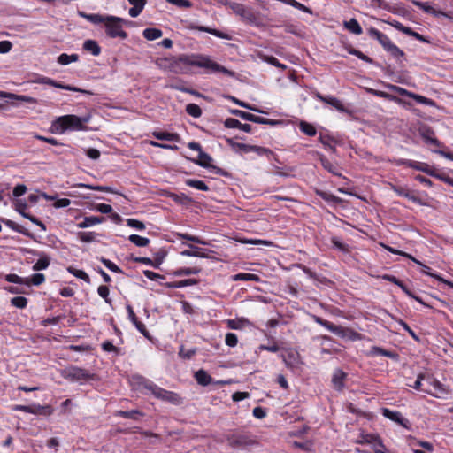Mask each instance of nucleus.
<instances>
[{"instance_id": "obj_28", "label": "nucleus", "mask_w": 453, "mask_h": 453, "mask_svg": "<svg viewBox=\"0 0 453 453\" xmlns=\"http://www.w3.org/2000/svg\"><path fill=\"white\" fill-rule=\"evenodd\" d=\"M80 16H81L82 18L86 19L88 21L93 24H104L106 21V15L104 16L98 13L87 14L85 12H80Z\"/></svg>"}, {"instance_id": "obj_46", "label": "nucleus", "mask_w": 453, "mask_h": 453, "mask_svg": "<svg viewBox=\"0 0 453 453\" xmlns=\"http://www.w3.org/2000/svg\"><path fill=\"white\" fill-rule=\"evenodd\" d=\"M347 50H348V52L349 54L357 57L359 59H361V60H363V61H365L366 63H369V64H372L373 63V60L370 57L365 55L359 50H357V49L349 46V47L347 48Z\"/></svg>"}, {"instance_id": "obj_10", "label": "nucleus", "mask_w": 453, "mask_h": 453, "mask_svg": "<svg viewBox=\"0 0 453 453\" xmlns=\"http://www.w3.org/2000/svg\"><path fill=\"white\" fill-rule=\"evenodd\" d=\"M381 411H382V415L385 418L397 423L398 425L402 426L403 427H404L406 429H410L409 420L407 418H403L400 411H391L388 408H383Z\"/></svg>"}, {"instance_id": "obj_53", "label": "nucleus", "mask_w": 453, "mask_h": 453, "mask_svg": "<svg viewBox=\"0 0 453 453\" xmlns=\"http://www.w3.org/2000/svg\"><path fill=\"white\" fill-rule=\"evenodd\" d=\"M11 303L14 307L24 309L27 305V299L24 296H16L11 299Z\"/></svg>"}, {"instance_id": "obj_12", "label": "nucleus", "mask_w": 453, "mask_h": 453, "mask_svg": "<svg viewBox=\"0 0 453 453\" xmlns=\"http://www.w3.org/2000/svg\"><path fill=\"white\" fill-rule=\"evenodd\" d=\"M368 35L372 38L376 39L385 50L393 44V42L387 35L383 34L382 32L379 31L374 27H370L368 29Z\"/></svg>"}, {"instance_id": "obj_32", "label": "nucleus", "mask_w": 453, "mask_h": 453, "mask_svg": "<svg viewBox=\"0 0 453 453\" xmlns=\"http://www.w3.org/2000/svg\"><path fill=\"white\" fill-rule=\"evenodd\" d=\"M79 59V56L77 54L68 55L66 53H62L58 58V63L62 65H66L72 62H76Z\"/></svg>"}, {"instance_id": "obj_55", "label": "nucleus", "mask_w": 453, "mask_h": 453, "mask_svg": "<svg viewBox=\"0 0 453 453\" xmlns=\"http://www.w3.org/2000/svg\"><path fill=\"white\" fill-rule=\"evenodd\" d=\"M127 225L132 228H134L136 230L142 231L145 229V225L143 222L135 219H127Z\"/></svg>"}, {"instance_id": "obj_35", "label": "nucleus", "mask_w": 453, "mask_h": 453, "mask_svg": "<svg viewBox=\"0 0 453 453\" xmlns=\"http://www.w3.org/2000/svg\"><path fill=\"white\" fill-rule=\"evenodd\" d=\"M282 359L288 367H294L297 364L298 353L290 351L287 355H282Z\"/></svg>"}, {"instance_id": "obj_45", "label": "nucleus", "mask_w": 453, "mask_h": 453, "mask_svg": "<svg viewBox=\"0 0 453 453\" xmlns=\"http://www.w3.org/2000/svg\"><path fill=\"white\" fill-rule=\"evenodd\" d=\"M5 280L12 283H16L19 285H27L28 284L29 278H22L17 274L10 273L5 275Z\"/></svg>"}, {"instance_id": "obj_13", "label": "nucleus", "mask_w": 453, "mask_h": 453, "mask_svg": "<svg viewBox=\"0 0 453 453\" xmlns=\"http://www.w3.org/2000/svg\"><path fill=\"white\" fill-rule=\"evenodd\" d=\"M392 189L400 196H403L417 204H423L422 200L415 195L414 191H411L401 186H392Z\"/></svg>"}, {"instance_id": "obj_7", "label": "nucleus", "mask_w": 453, "mask_h": 453, "mask_svg": "<svg viewBox=\"0 0 453 453\" xmlns=\"http://www.w3.org/2000/svg\"><path fill=\"white\" fill-rule=\"evenodd\" d=\"M230 113L237 116L244 120L257 123V124H264V125H269V126H277L281 123L280 120L276 119H265L260 116L254 115L252 113L243 111L237 109L230 110Z\"/></svg>"}, {"instance_id": "obj_2", "label": "nucleus", "mask_w": 453, "mask_h": 453, "mask_svg": "<svg viewBox=\"0 0 453 453\" xmlns=\"http://www.w3.org/2000/svg\"><path fill=\"white\" fill-rule=\"evenodd\" d=\"M91 119L90 114H86L81 117L68 114L57 118L51 126L57 133L63 134L66 130L72 131H83L87 130L85 124L88 123Z\"/></svg>"}, {"instance_id": "obj_61", "label": "nucleus", "mask_w": 453, "mask_h": 453, "mask_svg": "<svg viewBox=\"0 0 453 453\" xmlns=\"http://www.w3.org/2000/svg\"><path fill=\"white\" fill-rule=\"evenodd\" d=\"M226 344L229 347H235L238 342V338L235 334L227 333L225 338Z\"/></svg>"}, {"instance_id": "obj_22", "label": "nucleus", "mask_w": 453, "mask_h": 453, "mask_svg": "<svg viewBox=\"0 0 453 453\" xmlns=\"http://www.w3.org/2000/svg\"><path fill=\"white\" fill-rule=\"evenodd\" d=\"M116 415L124 418H130L133 420H139L142 417H143V413L139 411L138 410H131V411H118Z\"/></svg>"}, {"instance_id": "obj_5", "label": "nucleus", "mask_w": 453, "mask_h": 453, "mask_svg": "<svg viewBox=\"0 0 453 453\" xmlns=\"http://www.w3.org/2000/svg\"><path fill=\"white\" fill-rule=\"evenodd\" d=\"M188 147L192 150L198 151V158L192 159V161L195 164H196L202 167H204V168H211L218 174H220L223 176L226 175V173L224 170H222L221 168H219L215 165H212L211 164V162L212 161V157L209 154L203 151L202 146L200 145V143H198L196 142H190L188 143Z\"/></svg>"}, {"instance_id": "obj_42", "label": "nucleus", "mask_w": 453, "mask_h": 453, "mask_svg": "<svg viewBox=\"0 0 453 453\" xmlns=\"http://www.w3.org/2000/svg\"><path fill=\"white\" fill-rule=\"evenodd\" d=\"M50 265V257L45 255H41L40 258L33 265L34 271H41L46 269Z\"/></svg>"}, {"instance_id": "obj_49", "label": "nucleus", "mask_w": 453, "mask_h": 453, "mask_svg": "<svg viewBox=\"0 0 453 453\" xmlns=\"http://www.w3.org/2000/svg\"><path fill=\"white\" fill-rule=\"evenodd\" d=\"M134 261L137 262V263L151 265L155 268H158L161 264V260L156 259V261L154 262L150 257H135V258H134Z\"/></svg>"}, {"instance_id": "obj_31", "label": "nucleus", "mask_w": 453, "mask_h": 453, "mask_svg": "<svg viewBox=\"0 0 453 453\" xmlns=\"http://www.w3.org/2000/svg\"><path fill=\"white\" fill-rule=\"evenodd\" d=\"M52 413H53V408L50 405L34 404L33 414H35V415L50 416Z\"/></svg>"}, {"instance_id": "obj_6", "label": "nucleus", "mask_w": 453, "mask_h": 453, "mask_svg": "<svg viewBox=\"0 0 453 453\" xmlns=\"http://www.w3.org/2000/svg\"><path fill=\"white\" fill-rule=\"evenodd\" d=\"M62 375L64 378L71 380V381H88L94 379V374L90 373L86 369L77 367V366H71L68 368H65Z\"/></svg>"}, {"instance_id": "obj_51", "label": "nucleus", "mask_w": 453, "mask_h": 453, "mask_svg": "<svg viewBox=\"0 0 453 453\" xmlns=\"http://www.w3.org/2000/svg\"><path fill=\"white\" fill-rule=\"evenodd\" d=\"M96 234L94 232H79L78 237L83 242H92L96 241Z\"/></svg>"}, {"instance_id": "obj_14", "label": "nucleus", "mask_w": 453, "mask_h": 453, "mask_svg": "<svg viewBox=\"0 0 453 453\" xmlns=\"http://www.w3.org/2000/svg\"><path fill=\"white\" fill-rule=\"evenodd\" d=\"M315 96L319 101L334 106L335 109H337L338 111H340L342 112H346L347 111L346 108L343 106V104L341 103V101L338 100L336 97H334V96H325L322 94H320L319 92H317L315 94Z\"/></svg>"}, {"instance_id": "obj_8", "label": "nucleus", "mask_w": 453, "mask_h": 453, "mask_svg": "<svg viewBox=\"0 0 453 453\" xmlns=\"http://www.w3.org/2000/svg\"><path fill=\"white\" fill-rule=\"evenodd\" d=\"M226 441L230 447L239 449L257 444L256 440L247 434H231L226 437Z\"/></svg>"}, {"instance_id": "obj_15", "label": "nucleus", "mask_w": 453, "mask_h": 453, "mask_svg": "<svg viewBox=\"0 0 453 453\" xmlns=\"http://www.w3.org/2000/svg\"><path fill=\"white\" fill-rule=\"evenodd\" d=\"M347 373L341 369H336L334 372L332 376V384L336 390L342 391L343 389Z\"/></svg>"}, {"instance_id": "obj_27", "label": "nucleus", "mask_w": 453, "mask_h": 453, "mask_svg": "<svg viewBox=\"0 0 453 453\" xmlns=\"http://www.w3.org/2000/svg\"><path fill=\"white\" fill-rule=\"evenodd\" d=\"M195 378L197 383L202 386H208L211 382V377L203 369L195 373Z\"/></svg>"}, {"instance_id": "obj_25", "label": "nucleus", "mask_w": 453, "mask_h": 453, "mask_svg": "<svg viewBox=\"0 0 453 453\" xmlns=\"http://www.w3.org/2000/svg\"><path fill=\"white\" fill-rule=\"evenodd\" d=\"M153 136L160 141H180V135L176 133H168V132H154Z\"/></svg>"}, {"instance_id": "obj_23", "label": "nucleus", "mask_w": 453, "mask_h": 453, "mask_svg": "<svg viewBox=\"0 0 453 453\" xmlns=\"http://www.w3.org/2000/svg\"><path fill=\"white\" fill-rule=\"evenodd\" d=\"M83 50L90 52L93 56H98L101 53V48L94 40H86L83 43Z\"/></svg>"}, {"instance_id": "obj_33", "label": "nucleus", "mask_w": 453, "mask_h": 453, "mask_svg": "<svg viewBox=\"0 0 453 453\" xmlns=\"http://www.w3.org/2000/svg\"><path fill=\"white\" fill-rule=\"evenodd\" d=\"M393 58H395L398 62L402 63L403 58H404V52L399 49L395 44H392L386 50Z\"/></svg>"}, {"instance_id": "obj_62", "label": "nucleus", "mask_w": 453, "mask_h": 453, "mask_svg": "<svg viewBox=\"0 0 453 453\" xmlns=\"http://www.w3.org/2000/svg\"><path fill=\"white\" fill-rule=\"evenodd\" d=\"M102 349L106 352H114L116 354L119 353V349L114 346L110 341H104L102 343Z\"/></svg>"}, {"instance_id": "obj_41", "label": "nucleus", "mask_w": 453, "mask_h": 453, "mask_svg": "<svg viewBox=\"0 0 453 453\" xmlns=\"http://www.w3.org/2000/svg\"><path fill=\"white\" fill-rule=\"evenodd\" d=\"M201 272L200 268L197 267H186V268H179L175 270L173 274L174 276H184V275H191V274H198Z\"/></svg>"}, {"instance_id": "obj_3", "label": "nucleus", "mask_w": 453, "mask_h": 453, "mask_svg": "<svg viewBox=\"0 0 453 453\" xmlns=\"http://www.w3.org/2000/svg\"><path fill=\"white\" fill-rule=\"evenodd\" d=\"M124 19L106 15V21L104 23L105 34L110 38H119L120 40H126L127 38V33L123 29V24H127Z\"/></svg>"}, {"instance_id": "obj_39", "label": "nucleus", "mask_w": 453, "mask_h": 453, "mask_svg": "<svg viewBox=\"0 0 453 453\" xmlns=\"http://www.w3.org/2000/svg\"><path fill=\"white\" fill-rule=\"evenodd\" d=\"M186 185L198 190L208 191L209 187L203 180L188 179L185 181Z\"/></svg>"}, {"instance_id": "obj_20", "label": "nucleus", "mask_w": 453, "mask_h": 453, "mask_svg": "<svg viewBox=\"0 0 453 453\" xmlns=\"http://www.w3.org/2000/svg\"><path fill=\"white\" fill-rule=\"evenodd\" d=\"M104 220V217L97 216H89L85 217L81 222H80L77 226L79 228H87L90 227L94 225L102 223Z\"/></svg>"}, {"instance_id": "obj_4", "label": "nucleus", "mask_w": 453, "mask_h": 453, "mask_svg": "<svg viewBox=\"0 0 453 453\" xmlns=\"http://www.w3.org/2000/svg\"><path fill=\"white\" fill-rule=\"evenodd\" d=\"M144 387L157 399L170 403L173 405H180L183 403L182 398L177 393L168 391L152 382L145 384Z\"/></svg>"}, {"instance_id": "obj_21", "label": "nucleus", "mask_w": 453, "mask_h": 453, "mask_svg": "<svg viewBox=\"0 0 453 453\" xmlns=\"http://www.w3.org/2000/svg\"><path fill=\"white\" fill-rule=\"evenodd\" d=\"M410 168L416 169L418 171L423 172L430 176L433 177V174H434V169L432 168L429 165L426 163H421L418 161H412L410 164Z\"/></svg>"}, {"instance_id": "obj_48", "label": "nucleus", "mask_w": 453, "mask_h": 453, "mask_svg": "<svg viewBox=\"0 0 453 453\" xmlns=\"http://www.w3.org/2000/svg\"><path fill=\"white\" fill-rule=\"evenodd\" d=\"M53 87L61 88V89H65V90H69V91L81 92L83 94H89V92L87 90H84V89H81V88H76V87H73L71 85H65V84H63V83L56 81H55V83L53 84Z\"/></svg>"}, {"instance_id": "obj_38", "label": "nucleus", "mask_w": 453, "mask_h": 453, "mask_svg": "<svg viewBox=\"0 0 453 453\" xmlns=\"http://www.w3.org/2000/svg\"><path fill=\"white\" fill-rule=\"evenodd\" d=\"M128 240L137 247H146L150 242L149 238L142 237L137 234L129 235Z\"/></svg>"}, {"instance_id": "obj_1", "label": "nucleus", "mask_w": 453, "mask_h": 453, "mask_svg": "<svg viewBox=\"0 0 453 453\" xmlns=\"http://www.w3.org/2000/svg\"><path fill=\"white\" fill-rule=\"evenodd\" d=\"M169 70L174 73H188V66L203 68L207 73H222L233 77L234 73L216 63L209 56L202 54L180 55L178 58H165Z\"/></svg>"}, {"instance_id": "obj_37", "label": "nucleus", "mask_w": 453, "mask_h": 453, "mask_svg": "<svg viewBox=\"0 0 453 453\" xmlns=\"http://www.w3.org/2000/svg\"><path fill=\"white\" fill-rule=\"evenodd\" d=\"M414 4L418 7L419 9H422L427 13L434 14V16L442 15V12H436L434 7H432L427 2H418L415 1L413 2Z\"/></svg>"}, {"instance_id": "obj_52", "label": "nucleus", "mask_w": 453, "mask_h": 453, "mask_svg": "<svg viewBox=\"0 0 453 453\" xmlns=\"http://www.w3.org/2000/svg\"><path fill=\"white\" fill-rule=\"evenodd\" d=\"M45 281V276L43 273H37L32 275L29 279L28 284L27 286L35 285L39 286Z\"/></svg>"}, {"instance_id": "obj_60", "label": "nucleus", "mask_w": 453, "mask_h": 453, "mask_svg": "<svg viewBox=\"0 0 453 453\" xmlns=\"http://www.w3.org/2000/svg\"><path fill=\"white\" fill-rule=\"evenodd\" d=\"M411 98H413L417 103L422 104L425 105H434V102L432 99H429L427 97H425L421 95H418L413 93Z\"/></svg>"}, {"instance_id": "obj_36", "label": "nucleus", "mask_w": 453, "mask_h": 453, "mask_svg": "<svg viewBox=\"0 0 453 453\" xmlns=\"http://www.w3.org/2000/svg\"><path fill=\"white\" fill-rule=\"evenodd\" d=\"M234 280L259 281V276L253 273H240L233 276Z\"/></svg>"}, {"instance_id": "obj_57", "label": "nucleus", "mask_w": 453, "mask_h": 453, "mask_svg": "<svg viewBox=\"0 0 453 453\" xmlns=\"http://www.w3.org/2000/svg\"><path fill=\"white\" fill-rule=\"evenodd\" d=\"M247 322L246 319H228L227 326L230 329L238 330L243 327V325Z\"/></svg>"}, {"instance_id": "obj_11", "label": "nucleus", "mask_w": 453, "mask_h": 453, "mask_svg": "<svg viewBox=\"0 0 453 453\" xmlns=\"http://www.w3.org/2000/svg\"><path fill=\"white\" fill-rule=\"evenodd\" d=\"M188 246L190 248V250H185L181 251V255L186 257L211 258L210 253H213L211 250L196 247L192 244H188Z\"/></svg>"}, {"instance_id": "obj_44", "label": "nucleus", "mask_w": 453, "mask_h": 453, "mask_svg": "<svg viewBox=\"0 0 453 453\" xmlns=\"http://www.w3.org/2000/svg\"><path fill=\"white\" fill-rule=\"evenodd\" d=\"M67 271L73 274V276H75L76 278L78 279H81V280H83L85 282L87 283H89L90 282V278L88 276V274L82 271V270H79V269H75L72 266H69L67 268Z\"/></svg>"}, {"instance_id": "obj_59", "label": "nucleus", "mask_w": 453, "mask_h": 453, "mask_svg": "<svg viewBox=\"0 0 453 453\" xmlns=\"http://www.w3.org/2000/svg\"><path fill=\"white\" fill-rule=\"evenodd\" d=\"M109 288L104 285H101L97 288L98 295L104 299L105 303L111 304V300L109 298Z\"/></svg>"}, {"instance_id": "obj_18", "label": "nucleus", "mask_w": 453, "mask_h": 453, "mask_svg": "<svg viewBox=\"0 0 453 453\" xmlns=\"http://www.w3.org/2000/svg\"><path fill=\"white\" fill-rule=\"evenodd\" d=\"M230 8L233 10V12L235 14H237L242 18H245L248 19H251L253 18V14L251 13V12L247 10V8L242 4L231 3Z\"/></svg>"}, {"instance_id": "obj_43", "label": "nucleus", "mask_w": 453, "mask_h": 453, "mask_svg": "<svg viewBox=\"0 0 453 453\" xmlns=\"http://www.w3.org/2000/svg\"><path fill=\"white\" fill-rule=\"evenodd\" d=\"M186 112L193 118H200L202 116V110L199 105L196 104H188L186 105Z\"/></svg>"}, {"instance_id": "obj_17", "label": "nucleus", "mask_w": 453, "mask_h": 453, "mask_svg": "<svg viewBox=\"0 0 453 453\" xmlns=\"http://www.w3.org/2000/svg\"><path fill=\"white\" fill-rule=\"evenodd\" d=\"M192 29H195V30H197V31H200V32H206V33H209V34H211V35H212L214 36H217L219 38L226 39V40H230L231 39V36L228 34L224 33V32L219 31V30H217L215 28H211L209 27L193 26Z\"/></svg>"}, {"instance_id": "obj_29", "label": "nucleus", "mask_w": 453, "mask_h": 453, "mask_svg": "<svg viewBox=\"0 0 453 453\" xmlns=\"http://www.w3.org/2000/svg\"><path fill=\"white\" fill-rule=\"evenodd\" d=\"M421 267H422V273L424 274H426V275H429L434 279H436L437 280L448 285L449 287L452 288H453V282L452 281H449L448 280H445L444 278H442L441 275L439 274H436V273H432L430 272V267H428L427 265H424L421 263V265H419Z\"/></svg>"}, {"instance_id": "obj_58", "label": "nucleus", "mask_w": 453, "mask_h": 453, "mask_svg": "<svg viewBox=\"0 0 453 453\" xmlns=\"http://www.w3.org/2000/svg\"><path fill=\"white\" fill-rule=\"evenodd\" d=\"M100 261L109 269L111 270V272L113 273H122V270L117 265H115L113 262H111V260L109 259H106L104 257H101L100 258Z\"/></svg>"}, {"instance_id": "obj_26", "label": "nucleus", "mask_w": 453, "mask_h": 453, "mask_svg": "<svg viewBox=\"0 0 453 453\" xmlns=\"http://www.w3.org/2000/svg\"><path fill=\"white\" fill-rule=\"evenodd\" d=\"M142 35L148 41H153L160 38L163 35V32L155 27H148L142 31Z\"/></svg>"}, {"instance_id": "obj_16", "label": "nucleus", "mask_w": 453, "mask_h": 453, "mask_svg": "<svg viewBox=\"0 0 453 453\" xmlns=\"http://www.w3.org/2000/svg\"><path fill=\"white\" fill-rule=\"evenodd\" d=\"M226 142L236 153H250L252 147L250 144L236 142L232 138H226Z\"/></svg>"}, {"instance_id": "obj_63", "label": "nucleus", "mask_w": 453, "mask_h": 453, "mask_svg": "<svg viewBox=\"0 0 453 453\" xmlns=\"http://www.w3.org/2000/svg\"><path fill=\"white\" fill-rule=\"evenodd\" d=\"M241 125H242V123L238 119H233V118H228L224 121V126L226 128H239L240 129Z\"/></svg>"}, {"instance_id": "obj_64", "label": "nucleus", "mask_w": 453, "mask_h": 453, "mask_svg": "<svg viewBox=\"0 0 453 453\" xmlns=\"http://www.w3.org/2000/svg\"><path fill=\"white\" fill-rule=\"evenodd\" d=\"M433 177H434L445 183H448L449 185L453 187V179L445 175L444 173H440L436 170H434V174H433Z\"/></svg>"}, {"instance_id": "obj_54", "label": "nucleus", "mask_w": 453, "mask_h": 453, "mask_svg": "<svg viewBox=\"0 0 453 453\" xmlns=\"http://www.w3.org/2000/svg\"><path fill=\"white\" fill-rule=\"evenodd\" d=\"M316 194L319 196H320L322 199H324L325 201H327V202L338 203L341 201L340 198L336 197L334 195L325 192V191L317 190Z\"/></svg>"}, {"instance_id": "obj_50", "label": "nucleus", "mask_w": 453, "mask_h": 453, "mask_svg": "<svg viewBox=\"0 0 453 453\" xmlns=\"http://www.w3.org/2000/svg\"><path fill=\"white\" fill-rule=\"evenodd\" d=\"M387 88L389 90H391L393 92H395L398 95L403 96H408V97L411 98V96L413 95L412 92H410L407 89H405L403 88H401V87H398L396 85L388 84V85H387Z\"/></svg>"}, {"instance_id": "obj_9", "label": "nucleus", "mask_w": 453, "mask_h": 453, "mask_svg": "<svg viewBox=\"0 0 453 453\" xmlns=\"http://www.w3.org/2000/svg\"><path fill=\"white\" fill-rule=\"evenodd\" d=\"M427 380H431L432 388H425L423 391L426 394H429L436 398H443L446 395L449 394V391L448 388L441 383L438 380L433 377H428Z\"/></svg>"}, {"instance_id": "obj_56", "label": "nucleus", "mask_w": 453, "mask_h": 453, "mask_svg": "<svg viewBox=\"0 0 453 453\" xmlns=\"http://www.w3.org/2000/svg\"><path fill=\"white\" fill-rule=\"evenodd\" d=\"M331 242L334 245V247L338 249L339 250L345 252V253L349 252V245L341 242L339 240V238L332 237Z\"/></svg>"}, {"instance_id": "obj_24", "label": "nucleus", "mask_w": 453, "mask_h": 453, "mask_svg": "<svg viewBox=\"0 0 453 453\" xmlns=\"http://www.w3.org/2000/svg\"><path fill=\"white\" fill-rule=\"evenodd\" d=\"M343 26L354 35H359L363 33L361 26L354 18L350 19L349 21H344Z\"/></svg>"}, {"instance_id": "obj_30", "label": "nucleus", "mask_w": 453, "mask_h": 453, "mask_svg": "<svg viewBox=\"0 0 453 453\" xmlns=\"http://www.w3.org/2000/svg\"><path fill=\"white\" fill-rule=\"evenodd\" d=\"M3 222L13 231L22 234L27 237H32V234L26 228L18 225L14 221L11 219H4Z\"/></svg>"}, {"instance_id": "obj_34", "label": "nucleus", "mask_w": 453, "mask_h": 453, "mask_svg": "<svg viewBox=\"0 0 453 453\" xmlns=\"http://www.w3.org/2000/svg\"><path fill=\"white\" fill-rule=\"evenodd\" d=\"M393 58H395L398 62L402 63L403 58H404V52L399 49L395 44H392L386 50Z\"/></svg>"}, {"instance_id": "obj_47", "label": "nucleus", "mask_w": 453, "mask_h": 453, "mask_svg": "<svg viewBox=\"0 0 453 453\" xmlns=\"http://www.w3.org/2000/svg\"><path fill=\"white\" fill-rule=\"evenodd\" d=\"M300 130L308 136H314L317 133L316 128L311 124L302 121L299 125Z\"/></svg>"}, {"instance_id": "obj_40", "label": "nucleus", "mask_w": 453, "mask_h": 453, "mask_svg": "<svg viewBox=\"0 0 453 453\" xmlns=\"http://www.w3.org/2000/svg\"><path fill=\"white\" fill-rule=\"evenodd\" d=\"M320 163L322 165V166L326 170L328 171L329 173L334 174V175H337V176H341V173H337V166L334 165L330 160H328L326 157L322 156L320 157Z\"/></svg>"}, {"instance_id": "obj_19", "label": "nucleus", "mask_w": 453, "mask_h": 453, "mask_svg": "<svg viewBox=\"0 0 453 453\" xmlns=\"http://www.w3.org/2000/svg\"><path fill=\"white\" fill-rule=\"evenodd\" d=\"M198 281L199 280L196 279H187L179 281L166 282L164 286L167 288H180L187 286L196 285Z\"/></svg>"}]
</instances>
